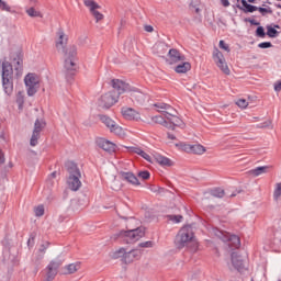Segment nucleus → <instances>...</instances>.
<instances>
[{"label": "nucleus", "mask_w": 281, "mask_h": 281, "mask_svg": "<svg viewBox=\"0 0 281 281\" xmlns=\"http://www.w3.org/2000/svg\"><path fill=\"white\" fill-rule=\"evenodd\" d=\"M55 47L58 54L64 56V69L66 71H76L78 46L76 44L69 45V35L63 29H58L56 32Z\"/></svg>", "instance_id": "nucleus-1"}, {"label": "nucleus", "mask_w": 281, "mask_h": 281, "mask_svg": "<svg viewBox=\"0 0 281 281\" xmlns=\"http://www.w3.org/2000/svg\"><path fill=\"white\" fill-rule=\"evenodd\" d=\"M231 260H232V267L236 271H238L239 273H243V271H245V262L243 261V257H240L236 252H233L231 255Z\"/></svg>", "instance_id": "nucleus-18"}, {"label": "nucleus", "mask_w": 281, "mask_h": 281, "mask_svg": "<svg viewBox=\"0 0 281 281\" xmlns=\"http://www.w3.org/2000/svg\"><path fill=\"white\" fill-rule=\"evenodd\" d=\"M15 66V71H16V76H21V71H23V60L22 59H18Z\"/></svg>", "instance_id": "nucleus-39"}, {"label": "nucleus", "mask_w": 281, "mask_h": 281, "mask_svg": "<svg viewBox=\"0 0 281 281\" xmlns=\"http://www.w3.org/2000/svg\"><path fill=\"white\" fill-rule=\"evenodd\" d=\"M280 196H281V182L276 184V189H274V192H273L274 201H279Z\"/></svg>", "instance_id": "nucleus-35"}, {"label": "nucleus", "mask_w": 281, "mask_h": 281, "mask_svg": "<svg viewBox=\"0 0 281 281\" xmlns=\"http://www.w3.org/2000/svg\"><path fill=\"white\" fill-rule=\"evenodd\" d=\"M236 104L239 106V109H247V106H249V102H247L245 99L237 100Z\"/></svg>", "instance_id": "nucleus-41"}, {"label": "nucleus", "mask_w": 281, "mask_h": 281, "mask_svg": "<svg viewBox=\"0 0 281 281\" xmlns=\"http://www.w3.org/2000/svg\"><path fill=\"white\" fill-rule=\"evenodd\" d=\"M121 113L124 120H130L133 122H139V120H142V114H139V112L133 108L124 106L121 109Z\"/></svg>", "instance_id": "nucleus-14"}, {"label": "nucleus", "mask_w": 281, "mask_h": 281, "mask_svg": "<svg viewBox=\"0 0 281 281\" xmlns=\"http://www.w3.org/2000/svg\"><path fill=\"white\" fill-rule=\"evenodd\" d=\"M274 27H276L277 30H280V25H278V24H277V25H274Z\"/></svg>", "instance_id": "nucleus-60"}, {"label": "nucleus", "mask_w": 281, "mask_h": 281, "mask_svg": "<svg viewBox=\"0 0 281 281\" xmlns=\"http://www.w3.org/2000/svg\"><path fill=\"white\" fill-rule=\"evenodd\" d=\"M38 82H41V80L36 74L30 72L25 76L24 83L26 87L27 95H36V92L38 91Z\"/></svg>", "instance_id": "nucleus-9"}, {"label": "nucleus", "mask_w": 281, "mask_h": 281, "mask_svg": "<svg viewBox=\"0 0 281 281\" xmlns=\"http://www.w3.org/2000/svg\"><path fill=\"white\" fill-rule=\"evenodd\" d=\"M79 45H85V43H87V36H81L79 37Z\"/></svg>", "instance_id": "nucleus-51"}, {"label": "nucleus", "mask_w": 281, "mask_h": 281, "mask_svg": "<svg viewBox=\"0 0 281 281\" xmlns=\"http://www.w3.org/2000/svg\"><path fill=\"white\" fill-rule=\"evenodd\" d=\"M145 234H146V229L144 227H137L135 229L121 231L119 233V237L125 238V241L127 244H131V243H137L139 238H144Z\"/></svg>", "instance_id": "nucleus-7"}, {"label": "nucleus", "mask_w": 281, "mask_h": 281, "mask_svg": "<svg viewBox=\"0 0 281 281\" xmlns=\"http://www.w3.org/2000/svg\"><path fill=\"white\" fill-rule=\"evenodd\" d=\"M258 47L260 49H269L270 47H273V44H271V42H263L258 44Z\"/></svg>", "instance_id": "nucleus-44"}, {"label": "nucleus", "mask_w": 281, "mask_h": 281, "mask_svg": "<svg viewBox=\"0 0 281 281\" xmlns=\"http://www.w3.org/2000/svg\"><path fill=\"white\" fill-rule=\"evenodd\" d=\"M53 278L46 277V279L44 281H53Z\"/></svg>", "instance_id": "nucleus-57"}, {"label": "nucleus", "mask_w": 281, "mask_h": 281, "mask_svg": "<svg viewBox=\"0 0 281 281\" xmlns=\"http://www.w3.org/2000/svg\"><path fill=\"white\" fill-rule=\"evenodd\" d=\"M278 34H280V32H278L276 27H272L271 25L267 26V36H269V38H277Z\"/></svg>", "instance_id": "nucleus-33"}, {"label": "nucleus", "mask_w": 281, "mask_h": 281, "mask_svg": "<svg viewBox=\"0 0 281 281\" xmlns=\"http://www.w3.org/2000/svg\"><path fill=\"white\" fill-rule=\"evenodd\" d=\"M213 234L214 236H216V238H218L223 243H228V247L231 249H238V247H240V238L236 235H232L218 228H214Z\"/></svg>", "instance_id": "nucleus-6"}, {"label": "nucleus", "mask_w": 281, "mask_h": 281, "mask_svg": "<svg viewBox=\"0 0 281 281\" xmlns=\"http://www.w3.org/2000/svg\"><path fill=\"white\" fill-rule=\"evenodd\" d=\"M166 120L168 124L171 125V131H175V126H178L179 128H183V126H186L183 121L177 116V114H171V116H168Z\"/></svg>", "instance_id": "nucleus-23"}, {"label": "nucleus", "mask_w": 281, "mask_h": 281, "mask_svg": "<svg viewBox=\"0 0 281 281\" xmlns=\"http://www.w3.org/2000/svg\"><path fill=\"white\" fill-rule=\"evenodd\" d=\"M169 221H172L173 223H181V221H183V216H181V215H170Z\"/></svg>", "instance_id": "nucleus-45"}, {"label": "nucleus", "mask_w": 281, "mask_h": 281, "mask_svg": "<svg viewBox=\"0 0 281 281\" xmlns=\"http://www.w3.org/2000/svg\"><path fill=\"white\" fill-rule=\"evenodd\" d=\"M99 120H101L102 124L109 128L110 132L114 133V135H122L123 130L113 119L106 116L104 114L99 115Z\"/></svg>", "instance_id": "nucleus-12"}, {"label": "nucleus", "mask_w": 281, "mask_h": 281, "mask_svg": "<svg viewBox=\"0 0 281 281\" xmlns=\"http://www.w3.org/2000/svg\"><path fill=\"white\" fill-rule=\"evenodd\" d=\"M168 139H177V137L173 134H168Z\"/></svg>", "instance_id": "nucleus-56"}, {"label": "nucleus", "mask_w": 281, "mask_h": 281, "mask_svg": "<svg viewBox=\"0 0 281 281\" xmlns=\"http://www.w3.org/2000/svg\"><path fill=\"white\" fill-rule=\"evenodd\" d=\"M229 196H231V198L236 196V193H232Z\"/></svg>", "instance_id": "nucleus-62"}, {"label": "nucleus", "mask_w": 281, "mask_h": 281, "mask_svg": "<svg viewBox=\"0 0 281 281\" xmlns=\"http://www.w3.org/2000/svg\"><path fill=\"white\" fill-rule=\"evenodd\" d=\"M269 166L257 167L248 171L250 177H260V175H267L269 172Z\"/></svg>", "instance_id": "nucleus-27"}, {"label": "nucleus", "mask_w": 281, "mask_h": 281, "mask_svg": "<svg viewBox=\"0 0 281 281\" xmlns=\"http://www.w3.org/2000/svg\"><path fill=\"white\" fill-rule=\"evenodd\" d=\"M221 3L224 8H229V0H221Z\"/></svg>", "instance_id": "nucleus-52"}, {"label": "nucleus", "mask_w": 281, "mask_h": 281, "mask_svg": "<svg viewBox=\"0 0 281 281\" xmlns=\"http://www.w3.org/2000/svg\"><path fill=\"white\" fill-rule=\"evenodd\" d=\"M112 87L119 92V95L130 93L131 100L136 104H144V102H146V94H144V92L120 79H113Z\"/></svg>", "instance_id": "nucleus-2"}, {"label": "nucleus", "mask_w": 281, "mask_h": 281, "mask_svg": "<svg viewBox=\"0 0 281 281\" xmlns=\"http://www.w3.org/2000/svg\"><path fill=\"white\" fill-rule=\"evenodd\" d=\"M31 3H36V0H30Z\"/></svg>", "instance_id": "nucleus-61"}, {"label": "nucleus", "mask_w": 281, "mask_h": 281, "mask_svg": "<svg viewBox=\"0 0 281 281\" xmlns=\"http://www.w3.org/2000/svg\"><path fill=\"white\" fill-rule=\"evenodd\" d=\"M180 150H183L184 153H189L191 155H203L207 149L205 146L201 144H188V143H180Z\"/></svg>", "instance_id": "nucleus-13"}, {"label": "nucleus", "mask_w": 281, "mask_h": 281, "mask_svg": "<svg viewBox=\"0 0 281 281\" xmlns=\"http://www.w3.org/2000/svg\"><path fill=\"white\" fill-rule=\"evenodd\" d=\"M47 123L43 120H36L34 123L33 133L30 139V146H36L38 144V139H41V133L45 130Z\"/></svg>", "instance_id": "nucleus-11"}, {"label": "nucleus", "mask_w": 281, "mask_h": 281, "mask_svg": "<svg viewBox=\"0 0 281 281\" xmlns=\"http://www.w3.org/2000/svg\"><path fill=\"white\" fill-rule=\"evenodd\" d=\"M65 168L69 175L67 179L69 190L78 192V190L82 188V181H80L82 173L80 172V168H78V165L71 160L65 164Z\"/></svg>", "instance_id": "nucleus-3"}, {"label": "nucleus", "mask_w": 281, "mask_h": 281, "mask_svg": "<svg viewBox=\"0 0 281 281\" xmlns=\"http://www.w3.org/2000/svg\"><path fill=\"white\" fill-rule=\"evenodd\" d=\"M142 258L140 249H133L126 252L125 255V265H131L134 260H139Z\"/></svg>", "instance_id": "nucleus-21"}, {"label": "nucleus", "mask_w": 281, "mask_h": 281, "mask_svg": "<svg viewBox=\"0 0 281 281\" xmlns=\"http://www.w3.org/2000/svg\"><path fill=\"white\" fill-rule=\"evenodd\" d=\"M168 57L170 65H177V63H183L186 60V55L181 54L177 48L169 49Z\"/></svg>", "instance_id": "nucleus-17"}, {"label": "nucleus", "mask_w": 281, "mask_h": 281, "mask_svg": "<svg viewBox=\"0 0 281 281\" xmlns=\"http://www.w3.org/2000/svg\"><path fill=\"white\" fill-rule=\"evenodd\" d=\"M151 121L155 124H160L161 126H165V128H172V125L168 123V120L164 115H156L151 117Z\"/></svg>", "instance_id": "nucleus-26"}, {"label": "nucleus", "mask_w": 281, "mask_h": 281, "mask_svg": "<svg viewBox=\"0 0 281 281\" xmlns=\"http://www.w3.org/2000/svg\"><path fill=\"white\" fill-rule=\"evenodd\" d=\"M121 179L127 183H131L132 186H139V179H137V176L133 172L122 171Z\"/></svg>", "instance_id": "nucleus-22"}, {"label": "nucleus", "mask_w": 281, "mask_h": 281, "mask_svg": "<svg viewBox=\"0 0 281 281\" xmlns=\"http://www.w3.org/2000/svg\"><path fill=\"white\" fill-rule=\"evenodd\" d=\"M192 69V64L190 61H181L178 66L175 67L176 74H188Z\"/></svg>", "instance_id": "nucleus-25"}, {"label": "nucleus", "mask_w": 281, "mask_h": 281, "mask_svg": "<svg viewBox=\"0 0 281 281\" xmlns=\"http://www.w3.org/2000/svg\"><path fill=\"white\" fill-rule=\"evenodd\" d=\"M80 269V263H70L66 266V273L71 274L76 273Z\"/></svg>", "instance_id": "nucleus-32"}, {"label": "nucleus", "mask_w": 281, "mask_h": 281, "mask_svg": "<svg viewBox=\"0 0 281 281\" xmlns=\"http://www.w3.org/2000/svg\"><path fill=\"white\" fill-rule=\"evenodd\" d=\"M0 164H5V157L3 156V151L0 149Z\"/></svg>", "instance_id": "nucleus-53"}, {"label": "nucleus", "mask_w": 281, "mask_h": 281, "mask_svg": "<svg viewBox=\"0 0 281 281\" xmlns=\"http://www.w3.org/2000/svg\"><path fill=\"white\" fill-rule=\"evenodd\" d=\"M276 8H279V10H281V4H276Z\"/></svg>", "instance_id": "nucleus-59"}, {"label": "nucleus", "mask_w": 281, "mask_h": 281, "mask_svg": "<svg viewBox=\"0 0 281 281\" xmlns=\"http://www.w3.org/2000/svg\"><path fill=\"white\" fill-rule=\"evenodd\" d=\"M138 177L140 179H143L144 181H146V179H150V172H148V171H140V172H138Z\"/></svg>", "instance_id": "nucleus-46"}, {"label": "nucleus", "mask_w": 281, "mask_h": 281, "mask_svg": "<svg viewBox=\"0 0 281 281\" xmlns=\"http://www.w3.org/2000/svg\"><path fill=\"white\" fill-rule=\"evenodd\" d=\"M157 164H159L160 166H172V160H170L169 158H166L161 155H158L155 157Z\"/></svg>", "instance_id": "nucleus-31"}, {"label": "nucleus", "mask_w": 281, "mask_h": 281, "mask_svg": "<svg viewBox=\"0 0 281 281\" xmlns=\"http://www.w3.org/2000/svg\"><path fill=\"white\" fill-rule=\"evenodd\" d=\"M24 99H23V95H21V92L18 94V98H16V104L19 106V110L20 111H23V104H24Z\"/></svg>", "instance_id": "nucleus-40"}, {"label": "nucleus", "mask_w": 281, "mask_h": 281, "mask_svg": "<svg viewBox=\"0 0 281 281\" xmlns=\"http://www.w3.org/2000/svg\"><path fill=\"white\" fill-rule=\"evenodd\" d=\"M269 124H271V122H268V123H263L260 128H267V126H269Z\"/></svg>", "instance_id": "nucleus-55"}, {"label": "nucleus", "mask_w": 281, "mask_h": 281, "mask_svg": "<svg viewBox=\"0 0 281 281\" xmlns=\"http://www.w3.org/2000/svg\"><path fill=\"white\" fill-rule=\"evenodd\" d=\"M126 254L127 251L125 248H120L112 254V258L115 260H117V258H122L123 262H126Z\"/></svg>", "instance_id": "nucleus-30"}, {"label": "nucleus", "mask_w": 281, "mask_h": 281, "mask_svg": "<svg viewBox=\"0 0 281 281\" xmlns=\"http://www.w3.org/2000/svg\"><path fill=\"white\" fill-rule=\"evenodd\" d=\"M26 14H29L33 19L36 16H42L41 12L36 11V9H34L33 7H31L26 10Z\"/></svg>", "instance_id": "nucleus-36"}, {"label": "nucleus", "mask_w": 281, "mask_h": 281, "mask_svg": "<svg viewBox=\"0 0 281 281\" xmlns=\"http://www.w3.org/2000/svg\"><path fill=\"white\" fill-rule=\"evenodd\" d=\"M195 12H199V9H196Z\"/></svg>", "instance_id": "nucleus-63"}, {"label": "nucleus", "mask_w": 281, "mask_h": 281, "mask_svg": "<svg viewBox=\"0 0 281 281\" xmlns=\"http://www.w3.org/2000/svg\"><path fill=\"white\" fill-rule=\"evenodd\" d=\"M240 3H241V5L237 4V8H238V10H241V12H244L245 14H249V13L258 11V7L249 4L247 2V0H241Z\"/></svg>", "instance_id": "nucleus-24"}, {"label": "nucleus", "mask_w": 281, "mask_h": 281, "mask_svg": "<svg viewBox=\"0 0 281 281\" xmlns=\"http://www.w3.org/2000/svg\"><path fill=\"white\" fill-rule=\"evenodd\" d=\"M119 98L120 92L115 89L114 91L106 92L99 99V106L101 109H111V106L117 102Z\"/></svg>", "instance_id": "nucleus-8"}, {"label": "nucleus", "mask_w": 281, "mask_h": 281, "mask_svg": "<svg viewBox=\"0 0 281 281\" xmlns=\"http://www.w3.org/2000/svg\"><path fill=\"white\" fill-rule=\"evenodd\" d=\"M85 5L86 8L90 9L91 14L94 16L97 23L99 21H102V19H104V15L102 13H100V7L98 4V2L93 1V0H85Z\"/></svg>", "instance_id": "nucleus-15"}, {"label": "nucleus", "mask_w": 281, "mask_h": 281, "mask_svg": "<svg viewBox=\"0 0 281 281\" xmlns=\"http://www.w3.org/2000/svg\"><path fill=\"white\" fill-rule=\"evenodd\" d=\"M154 106L159 113H162L164 117L166 119L171 117L172 115H177V110H175L168 103H156Z\"/></svg>", "instance_id": "nucleus-16"}, {"label": "nucleus", "mask_w": 281, "mask_h": 281, "mask_svg": "<svg viewBox=\"0 0 281 281\" xmlns=\"http://www.w3.org/2000/svg\"><path fill=\"white\" fill-rule=\"evenodd\" d=\"M47 247H49V243H47V241L40 246V249H38V252L36 256V260H35V265H38V262H41V260H43V257L45 256V251L47 250Z\"/></svg>", "instance_id": "nucleus-29"}, {"label": "nucleus", "mask_w": 281, "mask_h": 281, "mask_svg": "<svg viewBox=\"0 0 281 281\" xmlns=\"http://www.w3.org/2000/svg\"><path fill=\"white\" fill-rule=\"evenodd\" d=\"M256 36H258V38H265V36H267V33L265 32V27L258 26L256 30Z\"/></svg>", "instance_id": "nucleus-37"}, {"label": "nucleus", "mask_w": 281, "mask_h": 281, "mask_svg": "<svg viewBox=\"0 0 281 281\" xmlns=\"http://www.w3.org/2000/svg\"><path fill=\"white\" fill-rule=\"evenodd\" d=\"M144 30L145 32H148V33L155 32V29L153 27V25H149V24L144 25Z\"/></svg>", "instance_id": "nucleus-49"}, {"label": "nucleus", "mask_w": 281, "mask_h": 281, "mask_svg": "<svg viewBox=\"0 0 281 281\" xmlns=\"http://www.w3.org/2000/svg\"><path fill=\"white\" fill-rule=\"evenodd\" d=\"M220 48L224 49V52H231L229 45H227L223 40L220 41Z\"/></svg>", "instance_id": "nucleus-47"}, {"label": "nucleus", "mask_w": 281, "mask_h": 281, "mask_svg": "<svg viewBox=\"0 0 281 281\" xmlns=\"http://www.w3.org/2000/svg\"><path fill=\"white\" fill-rule=\"evenodd\" d=\"M50 177H53V179H56V171L53 172V173L50 175Z\"/></svg>", "instance_id": "nucleus-58"}, {"label": "nucleus", "mask_w": 281, "mask_h": 281, "mask_svg": "<svg viewBox=\"0 0 281 281\" xmlns=\"http://www.w3.org/2000/svg\"><path fill=\"white\" fill-rule=\"evenodd\" d=\"M2 88L7 95L14 93V68L10 61L2 63Z\"/></svg>", "instance_id": "nucleus-4"}, {"label": "nucleus", "mask_w": 281, "mask_h": 281, "mask_svg": "<svg viewBox=\"0 0 281 281\" xmlns=\"http://www.w3.org/2000/svg\"><path fill=\"white\" fill-rule=\"evenodd\" d=\"M155 244L153 241H143L138 245L142 248H151Z\"/></svg>", "instance_id": "nucleus-48"}, {"label": "nucleus", "mask_w": 281, "mask_h": 281, "mask_svg": "<svg viewBox=\"0 0 281 281\" xmlns=\"http://www.w3.org/2000/svg\"><path fill=\"white\" fill-rule=\"evenodd\" d=\"M35 216H43L45 214V206L38 205L34 209Z\"/></svg>", "instance_id": "nucleus-38"}, {"label": "nucleus", "mask_w": 281, "mask_h": 281, "mask_svg": "<svg viewBox=\"0 0 281 281\" xmlns=\"http://www.w3.org/2000/svg\"><path fill=\"white\" fill-rule=\"evenodd\" d=\"M274 91H281V81H277L276 83H274Z\"/></svg>", "instance_id": "nucleus-50"}, {"label": "nucleus", "mask_w": 281, "mask_h": 281, "mask_svg": "<svg viewBox=\"0 0 281 281\" xmlns=\"http://www.w3.org/2000/svg\"><path fill=\"white\" fill-rule=\"evenodd\" d=\"M60 265H63L60 261H50L45 269L46 277L55 279L56 276H58V269H60Z\"/></svg>", "instance_id": "nucleus-19"}, {"label": "nucleus", "mask_w": 281, "mask_h": 281, "mask_svg": "<svg viewBox=\"0 0 281 281\" xmlns=\"http://www.w3.org/2000/svg\"><path fill=\"white\" fill-rule=\"evenodd\" d=\"M250 25H260V22L256 21V20H248Z\"/></svg>", "instance_id": "nucleus-54"}, {"label": "nucleus", "mask_w": 281, "mask_h": 281, "mask_svg": "<svg viewBox=\"0 0 281 281\" xmlns=\"http://www.w3.org/2000/svg\"><path fill=\"white\" fill-rule=\"evenodd\" d=\"M212 196H215L216 199H223L225 196V190L221 188L213 189L211 191Z\"/></svg>", "instance_id": "nucleus-34"}, {"label": "nucleus", "mask_w": 281, "mask_h": 281, "mask_svg": "<svg viewBox=\"0 0 281 281\" xmlns=\"http://www.w3.org/2000/svg\"><path fill=\"white\" fill-rule=\"evenodd\" d=\"M0 10H3L4 12H10V5H8V2L0 0Z\"/></svg>", "instance_id": "nucleus-43"}, {"label": "nucleus", "mask_w": 281, "mask_h": 281, "mask_svg": "<svg viewBox=\"0 0 281 281\" xmlns=\"http://www.w3.org/2000/svg\"><path fill=\"white\" fill-rule=\"evenodd\" d=\"M213 60L215 65L218 67V69L223 71V74H225L226 76H229L231 74L229 66H227L225 56L223 55V53H221V50H218V48H215L213 52Z\"/></svg>", "instance_id": "nucleus-10"}, {"label": "nucleus", "mask_w": 281, "mask_h": 281, "mask_svg": "<svg viewBox=\"0 0 281 281\" xmlns=\"http://www.w3.org/2000/svg\"><path fill=\"white\" fill-rule=\"evenodd\" d=\"M131 153H135L136 155H139L143 157V159H146V161L153 162V158H150V155H148L146 151L142 150L139 147H130Z\"/></svg>", "instance_id": "nucleus-28"}, {"label": "nucleus", "mask_w": 281, "mask_h": 281, "mask_svg": "<svg viewBox=\"0 0 281 281\" xmlns=\"http://www.w3.org/2000/svg\"><path fill=\"white\" fill-rule=\"evenodd\" d=\"M194 240V228L192 225L183 226L176 236V247L178 249H183V247H188L190 243Z\"/></svg>", "instance_id": "nucleus-5"}, {"label": "nucleus", "mask_w": 281, "mask_h": 281, "mask_svg": "<svg viewBox=\"0 0 281 281\" xmlns=\"http://www.w3.org/2000/svg\"><path fill=\"white\" fill-rule=\"evenodd\" d=\"M258 12H260V14H262V16H266L267 14H272L273 11H271V9H267V8H262V7H257Z\"/></svg>", "instance_id": "nucleus-42"}, {"label": "nucleus", "mask_w": 281, "mask_h": 281, "mask_svg": "<svg viewBox=\"0 0 281 281\" xmlns=\"http://www.w3.org/2000/svg\"><path fill=\"white\" fill-rule=\"evenodd\" d=\"M95 144L99 148L105 150V153H115V144L111 143V140L105 138H97Z\"/></svg>", "instance_id": "nucleus-20"}]
</instances>
